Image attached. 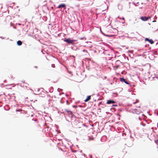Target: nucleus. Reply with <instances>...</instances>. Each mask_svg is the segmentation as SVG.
Returning <instances> with one entry per match:
<instances>
[{"label": "nucleus", "instance_id": "1", "mask_svg": "<svg viewBox=\"0 0 158 158\" xmlns=\"http://www.w3.org/2000/svg\"><path fill=\"white\" fill-rule=\"evenodd\" d=\"M94 2V0H83V3L84 5H92Z\"/></svg>", "mask_w": 158, "mask_h": 158}, {"label": "nucleus", "instance_id": "2", "mask_svg": "<svg viewBox=\"0 0 158 158\" xmlns=\"http://www.w3.org/2000/svg\"><path fill=\"white\" fill-rule=\"evenodd\" d=\"M64 41L69 44H73L74 40L70 38H68L64 40Z\"/></svg>", "mask_w": 158, "mask_h": 158}, {"label": "nucleus", "instance_id": "3", "mask_svg": "<svg viewBox=\"0 0 158 158\" xmlns=\"http://www.w3.org/2000/svg\"><path fill=\"white\" fill-rule=\"evenodd\" d=\"M150 18H151V17L150 16L148 17H141L140 19L142 21H147L149 19H150Z\"/></svg>", "mask_w": 158, "mask_h": 158}, {"label": "nucleus", "instance_id": "4", "mask_svg": "<svg viewBox=\"0 0 158 158\" xmlns=\"http://www.w3.org/2000/svg\"><path fill=\"white\" fill-rule=\"evenodd\" d=\"M120 81H121L122 82H124L125 83L127 84H129V83L125 79L123 78H120Z\"/></svg>", "mask_w": 158, "mask_h": 158}, {"label": "nucleus", "instance_id": "5", "mask_svg": "<svg viewBox=\"0 0 158 158\" xmlns=\"http://www.w3.org/2000/svg\"><path fill=\"white\" fill-rule=\"evenodd\" d=\"M65 7V5L64 4H61L59 6H58V8H64Z\"/></svg>", "mask_w": 158, "mask_h": 158}, {"label": "nucleus", "instance_id": "6", "mask_svg": "<svg viewBox=\"0 0 158 158\" xmlns=\"http://www.w3.org/2000/svg\"><path fill=\"white\" fill-rule=\"evenodd\" d=\"M115 102L112 100H108L107 102V103L108 104H110L111 103H114Z\"/></svg>", "mask_w": 158, "mask_h": 158}, {"label": "nucleus", "instance_id": "7", "mask_svg": "<svg viewBox=\"0 0 158 158\" xmlns=\"http://www.w3.org/2000/svg\"><path fill=\"white\" fill-rule=\"evenodd\" d=\"M91 98V96H87V98L84 100L85 102H87L90 100Z\"/></svg>", "mask_w": 158, "mask_h": 158}, {"label": "nucleus", "instance_id": "8", "mask_svg": "<svg viewBox=\"0 0 158 158\" xmlns=\"http://www.w3.org/2000/svg\"><path fill=\"white\" fill-rule=\"evenodd\" d=\"M85 43H89V46H87V47H91L92 46V45L91 44V42H86Z\"/></svg>", "mask_w": 158, "mask_h": 158}, {"label": "nucleus", "instance_id": "9", "mask_svg": "<svg viewBox=\"0 0 158 158\" xmlns=\"http://www.w3.org/2000/svg\"><path fill=\"white\" fill-rule=\"evenodd\" d=\"M17 44L19 46H20V45H21V44H22V42L21 41L19 40L17 42Z\"/></svg>", "mask_w": 158, "mask_h": 158}, {"label": "nucleus", "instance_id": "10", "mask_svg": "<svg viewBox=\"0 0 158 158\" xmlns=\"http://www.w3.org/2000/svg\"><path fill=\"white\" fill-rule=\"evenodd\" d=\"M148 41L151 44H152L154 43V41L152 40H149Z\"/></svg>", "mask_w": 158, "mask_h": 158}, {"label": "nucleus", "instance_id": "11", "mask_svg": "<svg viewBox=\"0 0 158 158\" xmlns=\"http://www.w3.org/2000/svg\"><path fill=\"white\" fill-rule=\"evenodd\" d=\"M51 66L53 68H55V64H52V65H51Z\"/></svg>", "mask_w": 158, "mask_h": 158}, {"label": "nucleus", "instance_id": "12", "mask_svg": "<svg viewBox=\"0 0 158 158\" xmlns=\"http://www.w3.org/2000/svg\"><path fill=\"white\" fill-rule=\"evenodd\" d=\"M150 39H149L148 38H146V39H145V40L146 41H149V40Z\"/></svg>", "mask_w": 158, "mask_h": 158}, {"label": "nucleus", "instance_id": "13", "mask_svg": "<svg viewBox=\"0 0 158 158\" xmlns=\"http://www.w3.org/2000/svg\"><path fill=\"white\" fill-rule=\"evenodd\" d=\"M154 19H157V17L156 16H155V17H154Z\"/></svg>", "mask_w": 158, "mask_h": 158}, {"label": "nucleus", "instance_id": "14", "mask_svg": "<svg viewBox=\"0 0 158 158\" xmlns=\"http://www.w3.org/2000/svg\"><path fill=\"white\" fill-rule=\"evenodd\" d=\"M113 106H117V105H113Z\"/></svg>", "mask_w": 158, "mask_h": 158}, {"label": "nucleus", "instance_id": "15", "mask_svg": "<svg viewBox=\"0 0 158 158\" xmlns=\"http://www.w3.org/2000/svg\"><path fill=\"white\" fill-rule=\"evenodd\" d=\"M83 52H85L86 51V50H83Z\"/></svg>", "mask_w": 158, "mask_h": 158}, {"label": "nucleus", "instance_id": "16", "mask_svg": "<svg viewBox=\"0 0 158 158\" xmlns=\"http://www.w3.org/2000/svg\"><path fill=\"white\" fill-rule=\"evenodd\" d=\"M122 19L123 20H124V18L123 17Z\"/></svg>", "mask_w": 158, "mask_h": 158}, {"label": "nucleus", "instance_id": "17", "mask_svg": "<svg viewBox=\"0 0 158 158\" xmlns=\"http://www.w3.org/2000/svg\"><path fill=\"white\" fill-rule=\"evenodd\" d=\"M156 22V21H152V22Z\"/></svg>", "mask_w": 158, "mask_h": 158}, {"label": "nucleus", "instance_id": "18", "mask_svg": "<svg viewBox=\"0 0 158 158\" xmlns=\"http://www.w3.org/2000/svg\"><path fill=\"white\" fill-rule=\"evenodd\" d=\"M69 112L70 113H72V112L71 111H69Z\"/></svg>", "mask_w": 158, "mask_h": 158}, {"label": "nucleus", "instance_id": "19", "mask_svg": "<svg viewBox=\"0 0 158 158\" xmlns=\"http://www.w3.org/2000/svg\"><path fill=\"white\" fill-rule=\"evenodd\" d=\"M133 103V104H135V102H134Z\"/></svg>", "mask_w": 158, "mask_h": 158}, {"label": "nucleus", "instance_id": "20", "mask_svg": "<svg viewBox=\"0 0 158 158\" xmlns=\"http://www.w3.org/2000/svg\"><path fill=\"white\" fill-rule=\"evenodd\" d=\"M83 39V38H81V39Z\"/></svg>", "mask_w": 158, "mask_h": 158}, {"label": "nucleus", "instance_id": "21", "mask_svg": "<svg viewBox=\"0 0 158 158\" xmlns=\"http://www.w3.org/2000/svg\"><path fill=\"white\" fill-rule=\"evenodd\" d=\"M19 25H20V24H19Z\"/></svg>", "mask_w": 158, "mask_h": 158}, {"label": "nucleus", "instance_id": "22", "mask_svg": "<svg viewBox=\"0 0 158 158\" xmlns=\"http://www.w3.org/2000/svg\"><path fill=\"white\" fill-rule=\"evenodd\" d=\"M157 78H158V77Z\"/></svg>", "mask_w": 158, "mask_h": 158}]
</instances>
